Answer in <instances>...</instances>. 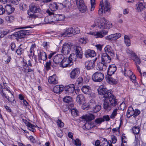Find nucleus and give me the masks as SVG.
<instances>
[{"label":"nucleus","mask_w":146,"mask_h":146,"mask_svg":"<svg viewBox=\"0 0 146 146\" xmlns=\"http://www.w3.org/2000/svg\"><path fill=\"white\" fill-rule=\"evenodd\" d=\"M70 5V3L69 1H66L64 4L59 3H53L50 5L49 8L52 11H54L58 9H62L63 7L69 8Z\"/></svg>","instance_id":"423d86ee"},{"label":"nucleus","mask_w":146,"mask_h":146,"mask_svg":"<svg viewBox=\"0 0 146 146\" xmlns=\"http://www.w3.org/2000/svg\"><path fill=\"white\" fill-rule=\"evenodd\" d=\"M3 6L4 7L5 11H6L8 14H10L12 13L14 11V8L12 7L11 5L9 4H5L4 3Z\"/></svg>","instance_id":"f3484780"},{"label":"nucleus","mask_w":146,"mask_h":146,"mask_svg":"<svg viewBox=\"0 0 146 146\" xmlns=\"http://www.w3.org/2000/svg\"><path fill=\"white\" fill-rule=\"evenodd\" d=\"M49 83L51 84H55L58 83L57 78L55 74H54L52 76L49 77L48 79Z\"/></svg>","instance_id":"5701e85b"},{"label":"nucleus","mask_w":146,"mask_h":146,"mask_svg":"<svg viewBox=\"0 0 146 146\" xmlns=\"http://www.w3.org/2000/svg\"><path fill=\"white\" fill-rule=\"evenodd\" d=\"M70 110L71 113L72 115L74 117H76L78 116V111L76 109L72 108Z\"/></svg>","instance_id":"c03bdc74"},{"label":"nucleus","mask_w":146,"mask_h":146,"mask_svg":"<svg viewBox=\"0 0 146 146\" xmlns=\"http://www.w3.org/2000/svg\"><path fill=\"white\" fill-rule=\"evenodd\" d=\"M139 131L140 129L139 127H134L132 128V132L135 134H138Z\"/></svg>","instance_id":"a18cd8bd"},{"label":"nucleus","mask_w":146,"mask_h":146,"mask_svg":"<svg viewBox=\"0 0 146 146\" xmlns=\"http://www.w3.org/2000/svg\"><path fill=\"white\" fill-rule=\"evenodd\" d=\"M104 36V35H102L101 31L96 32L95 37L96 38H102Z\"/></svg>","instance_id":"6e6d98bb"},{"label":"nucleus","mask_w":146,"mask_h":146,"mask_svg":"<svg viewBox=\"0 0 146 146\" xmlns=\"http://www.w3.org/2000/svg\"><path fill=\"white\" fill-rule=\"evenodd\" d=\"M11 47V49L12 51H14L15 50V48L16 47V45L13 42H12L10 45Z\"/></svg>","instance_id":"774afa93"},{"label":"nucleus","mask_w":146,"mask_h":146,"mask_svg":"<svg viewBox=\"0 0 146 146\" xmlns=\"http://www.w3.org/2000/svg\"><path fill=\"white\" fill-rule=\"evenodd\" d=\"M47 58L46 54L42 51L40 50L38 55V59L40 63H44V61Z\"/></svg>","instance_id":"9b49d317"},{"label":"nucleus","mask_w":146,"mask_h":146,"mask_svg":"<svg viewBox=\"0 0 146 146\" xmlns=\"http://www.w3.org/2000/svg\"><path fill=\"white\" fill-rule=\"evenodd\" d=\"M14 17L11 16H8L6 18V20L10 23L14 21Z\"/></svg>","instance_id":"3c124183"},{"label":"nucleus","mask_w":146,"mask_h":146,"mask_svg":"<svg viewBox=\"0 0 146 146\" xmlns=\"http://www.w3.org/2000/svg\"><path fill=\"white\" fill-rule=\"evenodd\" d=\"M103 6L104 13L110 10V4L107 1H105L104 5H103Z\"/></svg>","instance_id":"473e14b6"},{"label":"nucleus","mask_w":146,"mask_h":146,"mask_svg":"<svg viewBox=\"0 0 146 146\" xmlns=\"http://www.w3.org/2000/svg\"><path fill=\"white\" fill-rule=\"evenodd\" d=\"M124 75L126 76H129L131 74H132V72L131 70L128 68H124L123 70Z\"/></svg>","instance_id":"a19ab883"},{"label":"nucleus","mask_w":146,"mask_h":146,"mask_svg":"<svg viewBox=\"0 0 146 146\" xmlns=\"http://www.w3.org/2000/svg\"><path fill=\"white\" fill-rule=\"evenodd\" d=\"M134 110L132 107H129L126 113L127 117L129 118L132 116L134 117Z\"/></svg>","instance_id":"2f4dec72"},{"label":"nucleus","mask_w":146,"mask_h":146,"mask_svg":"<svg viewBox=\"0 0 146 146\" xmlns=\"http://www.w3.org/2000/svg\"><path fill=\"white\" fill-rule=\"evenodd\" d=\"M90 106L94 113L99 111L101 109L100 106L96 105L95 103H92L90 105Z\"/></svg>","instance_id":"393cba45"},{"label":"nucleus","mask_w":146,"mask_h":146,"mask_svg":"<svg viewBox=\"0 0 146 146\" xmlns=\"http://www.w3.org/2000/svg\"><path fill=\"white\" fill-rule=\"evenodd\" d=\"M57 123L58 127H62L64 126V123L62 122L60 120L58 119L57 120Z\"/></svg>","instance_id":"052dcab7"},{"label":"nucleus","mask_w":146,"mask_h":146,"mask_svg":"<svg viewBox=\"0 0 146 146\" xmlns=\"http://www.w3.org/2000/svg\"><path fill=\"white\" fill-rule=\"evenodd\" d=\"M71 50V46L70 44L68 43H65L62 46L61 52L65 55L68 54Z\"/></svg>","instance_id":"f8f14e48"},{"label":"nucleus","mask_w":146,"mask_h":146,"mask_svg":"<svg viewBox=\"0 0 146 146\" xmlns=\"http://www.w3.org/2000/svg\"><path fill=\"white\" fill-rule=\"evenodd\" d=\"M126 51L127 53L129 54L130 57H133L134 56H135V54L132 50H130L129 49H127Z\"/></svg>","instance_id":"8fccbe9b"},{"label":"nucleus","mask_w":146,"mask_h":146,"mask_svg":"<svg viewBox=\"0 0 146 146\" xmlns=\"http://www.w3.org/2000/svg\"><path fill=\"white\" fill-rule=\"evenodd\" d=\"M81 90L85 94H89L91 91L90 87L88 86H84L81 88Z\"/></svg>","instance_id":"c756f323"},{"label":"nucleus","mask_w":146,"mask_h":146,"mask_svg":"<svg viewBox=\"0 0 146 146\" xmlns=\"http://www.w3.org/2000/svg\"><path fill=\"white\" fill-rule=\"evenodd\" d=\"M85 55L86 57L89 58V57H93L96 56V54L95 51L94 50H91L90 49H88L85 51Z\"/></svg>","instance_id":"a211bd4d"},{"label":"nucleus","mask_w":146,"mask_h":146,"mask_svg":"<svg viewBox=\"0 0 146 146\" xmlns=\"http://www.w3.org/2000/svg\"><path fill=\"white\" fill-rule=\"evenodd\" d=\"M105 53L102 54V60L104 63H109L111 61V57H113L114 54L111 49V47L107 45L104 49Z\"/></svg>","instance_id":"f03ea898"},{"label":"nucleus","mask_w":146,"mask_h":146,"mask_svg":"<svg viewBox=\"0 0 146 146\" xmlns=\"http://www.w3.org/2000/svg\"><path fill=\"white\" fill-rule=\"evenodd\" d=\"M75 90V86L73 84H70L66 86L64 88L65 93L70 94L73 93Z\"/></svg>","instance_id":"4468645a"},{"label":"nucleus","mask_w":146,"mask_h":146,"mask_svg":"<svg viewBox=\"0 0 146 146\" xmlns=\"http://www.w3.org/2000/svg\"><path fill=\"white\" fill-rule=\"evenodd\" d=\"M63 101L67 103L70 102L72 101V98L70 96H66L63 98Z\"/></svg>","instance_id":"09e8293b"},{"label":"nucleus","mask_w":146,"mask_h":146,"mask_svg":"<svg viewBox=\"0 0 146 146\" xmlns=\"http://www.w3.org/2000/svg\"><path fill=\"white\" fill-rule=\"evenodd\" d=\"M85 67L88 70L93 69L95 66L94 62L92 60L88 61L85 62Z\"/></svg>","instance_id":"4be33fe9"},{"label":"nucleus","mask_w":146,"mask_h":146,"mask_svg":"<svg viewBox=\"0 0 146 146\" xmlns=\"http://www.w3.org/2000/svg\"><path fill=\"white\" fill-rule=\"evenodd\" d=\"M95 126L93 123L88 122H86L83 126V128L84 129L88 130L92 128Z\"/></svg>","instance_id":"7c9ffc66"},{"label":"nucleus","mask_w":146,"mask_h":146,"mask_svg":"<svg viewBox=\"0 0 146 146\" xmlns=\"http://www.w3.org/2000/svg\"><path fill=\"white\" fill-rule=\"evenodd\" d=\"M117 111V109H115L113 110L110 116L111 118L113 119L115 117V116L116 115Z\"/></svg>","instance_id":"4d7b16f0"},{"label":"nucleus","mask_w":146,"mask_h":146,"mask_svg":"<svg viewBox=\"0 0 146 146\" xmlns=\"http://www.w3.org/2000/svg\"><path fill=\"white\" fill-rule=\"evenodd\" d=\"M64 19V16L62 14H55L52 16V20L54 22L62 21Z\"/></svg>","instance_id":"dca6fc26"},{"label":"nucleus","mask_w":146,"mask_h":146,"mask_svg":"<svg viewBox=\"0 0 146 146\" xmlns=\"http://www.w3.org/2000/svg\"><path fill=\"white\" fill-rule=\"evenodd\" d=\"M76 52H79V53H80V56H81V53L82 52V49L81 47L79 46H76Z\"/></svg>","instance_id":"e2e57ef3"},{"label":"nucleus","mask_w":146,"mask_h":146,"mask_svg":"<svg viewBox=\"0 0 146 146\" xmlns=\"http://www.w3.org/2000/svg\"><path fill=\"white\" fill-rule=\"evenodd\" d=\"M145 3L144 1H139L137 5V9L138 11L141 12L145 8Z\"/></svg>","instance_id":"b1692460"},{"label":"nucleus","mask_w":146,"mask_h":146,"mask_svg":"<svg viewBox=\"0 0 146 146\" xmlns=\"http://www.w3.org/2000/svg\"><path fill=\"white\" fill-rule=\"evenodd\" d=\"M133 60L135 62V64L137 68V70H138L141 75L142 73L141 70L138 64H139L141 63L140 59L137 56L136 54L135 56H134L133 57Z\"/></svg>","instance_id":"412c9836"},{"label":"nucleus","mask_w":146,"mask_h":146,"mask_svg":"<svg viewBox=\"0 0 146 146\" xmlns=\"http://www.w3.org/2000/svg\"><path fill=\"white\" fill-rule=\"evenodd\" d=\"M73 32L72 27L66 28L64 30L63 32L61 33L60 36L64 37L70 36L73 35Z\"/></svg>","instance_id":"ddd939ff"},{"label":"nucleus","mask_w":146,"mask_h":146,"mask_svg":"<svg viewBox=\"0 0 146 146\" xmlns=\"http://www.w3.org/2000/svg\"><path fill=\"white\" fill-rule=\"evenodd\" d=\"M84 100V96L82 94L79 95L76 97V101L77 102L80 104L83 102Z\"/></svg>","instance_id":"c9c22d12"},{"label":"nucleus","mask_w":146,"mask_h":146,"mask_svg":"<svg viewBox=\"0 0 146 146\" xmlns=\"http://www.w3.org/2000/svg\"><path fill=\"white\" fill-rule=\"evenodd\" d=\"M21 45H20L18 49L16 51V52L18 55H20L23 53L24 51V49H23L21 47Z\"/></svg>","instance_id":"49530a36"},{"label":"nucleus","mask_w":146,"mask_h":146,"mask_svg":"<svg viewBox=\"0 0 146 146\" xmlns=\"http://www.w3.org/2000/svg\"><path fill=\"white\" fill-rule=\"evenodd\" d=\"M116 70V67L115 65H109L107 71L108 75H111L114 73Z\"/></svg>","instance_id":"6ab92c4d"},{"label":"nucleus","mask_w":146,"mask_h":146,"mask_svg":"<svg viewBox=\"0 0 146 146\" xmlns=\"http://www.w3.org/2000/svg\"><path fill=\"white\" fill-rule=\"evenodd\" d=\"M124 42L127 46H129L131 45L130 39L128 36L125 35L124 36Z\"/></svg>","instance_id":"f704fd0d"},{"label":"nucleus","mask_w":146,"mask_h":146,"mask_svg":"<svg viewBox=\"0 0 146 146\" xmlns=\"http://www.w3.org/2000/svg\"><path fill=\"white\" fill-rule=\"evenodd\" d=\"M5 9L2 5H0V15H2L5 13Z\"/></svg>","instance_id":"338daca9"},{"label":"nucleus","mask_w":146,"mask_h":146,"mask_svg":"<svg viewBox=\"0 0 146 146\" xmlns=\"http://www.w3.org/2000/svg\"><path fill=\"white\" fill-rule=\"evenodd\" d=\"M23 70L25 72H29L34 71V69L30 68L28 66V64L26 63H24L23 65Z\"/></svg>","instance_id":"cd10ccee"},{"label":"nucleus","mask_w":146,"mask_h":146,"mask_svg":"<svg viewBox=\"0 0 146 146\" xmlns=\"http://www.w3.org/2000/svg\"><path fill=\"white\" fill-rule=\"evenodd\" d=\"M129 77L130 80L133 82L134 83L136 82V77L135 75H133L132 74L129 76Z\"/></svg>","instance_id":"13d9d810"},{"label":"nucleus","mask_w":146,"mask_h":146,"mask_svg":"<svg viewBox=\"0 0 146 146\" xmlns=\"http://www.w3.org/2000/svg\"><path fill=\"white\" fill-rule=\"evenodd\" d=\"M45 23L48 24L54 22L52 20V16H48L44 18Z\"/></svg>","instance_id":"58836bf2"},{"label":"nucleus","mask_w":146,"mask_h":146,"mask_svg":"<svg viewBox=\"0 0 146 146\" xmlns=\"http://www.w3.org/2000/svg\"><path fill=\"white\" fill-rule=\"evenodd\" d=\"M64 90L63 86L62 85H57L55 86L53 88L54 92L56 94H59Z\"/></svg>","instance_id":"a878e982"},{"label":"nucleus","mask_w":146,"mask_h":146,"mask_svg":"<svg viewBox=\"0 0 146 146\" xmlns=\"http://www.w3.org/2000/svg\"><path fill=\"white\" fill-rule=\"evenodd\" d=\"M7 90L8 91V92H9L10 94L9 95V96H8L7 97V99L8 100V101L10 102L11 103H13L15 101V99L14 98V96L13 94L9 90H8V89H7Z\"/></svg>","instance_id":"4c0bfd02"},{"label":"nucleus","mask_w":146,"mask_h":146,"mask_svg":"<svg viewBox=\"0 0 146 146\" xmlns=\"http://www.w3.org/2000/svg\"><path fill=\"white\" fill-rule=\"evenodd\" d=\"M111 76V75H107L106 76V78L107 81L110 84H116L117 83L116 80L113 78Z\"/></svg>","instance_id":"c85d7f7f"},{"label":"nucleus","mask_w":146,"mask_h":146,"mask_svg":"<svg viewBox=\"0 0 146 146\" xmlns=\"http://www.w3.org/2000/svg\"><path fill=\"white\" fill-rule=\"evenodd\" d=\"M91 7L90 11H92L94 9L95 6V0H90Z\"/></svg>","instance_id":"864d4df0"},{"label":"nucleus","mask_w":146,"mask_h":146,"mask_svg":"<svg viewBox=\"0 0 146 146\" xmlns=\"http://www.w3.org/2000/svg\"><path fill=\"white\" fill-rule=\"evenodd\" d=\"M36 13H42V11L38 6L31 5L29 6V9L27 11L28 17L31 19H35L38 17Z\"/></svg>","instance_id":"7ed1b4c3"},{"label":"nucleus","mask_w":146,"mask_h":146,"mask_svg":"<svg viewBox=\"0 0 146 146\" xmlns=\"http://www.w3.org/2000/svg\"><path fill=\"white\" fill-rule=\"evenodd\" d=\"M72 29L73 35L78 34L80 32V30L77 27H72Z\"/></svg>","instance_id":"de8ad7c7"},{"label":"nucleus","mask_w":146,"mask_h":146,"mask_svg":"<svg viewBox=\"0 0 146 146\" xmlns=\"http://www.w3.org/2000/svg\"><path fill=\"white\" fill-rule=\"evenodd\" d=\"M52 61L50 60L46 63L45 67L47 70H48L50 69L51 66L54 67V66L52 64Z\"/></svg>","instance_id":"37998d69"},{"label":"nucleus","mask_w":146,"mask_h":146,"mask_svg":"<svg viewBox=\"0 0 146 146\" xmlns=\"http://www.w3.org/2000/svg\"><path fill=\"white\" fill-rule=\"evenodd\" d=\"M97 70L100 71H104L106 69L107 66L105 64L102 62L98 63L97 65Z\"/></svg>","instance_id":"bb28decb"},{"label":"nucleus","mask_w":146,"mask_h":146,"mask_svg":"<svg viewBox=\"0 0 146 146\" xmlns=\"http://www.w3.org/2000/svg\"><path fill=\"white\" fill-rule=\"evenodd\" d=\"M101 140H102L101 142V145L102 146H108L109 144L108 142L106 139L105 138H104L101 137L100 139Z\"/></svg>","instance_id":"79ce46f5"},{"label":"nucleus","mask_w":146,"mask_h":146,"mask_svg":"<svg viewBox=\"0 0 146 146\" xmlns=\"http://www.w3.org/2000/svg\"><path fill=\"white\" fill-rule=\"evenodd\" d=\"M95 25L100 29H109L112 27L111 23L105 18H101L100 20H98L95 23Z\"/></svg>","instance_id":"39448f33"},{"label":"nucleus","mask_w":146,"mask_h":146,"mask_svg":"<svg viewBox=\"0 0 146 146\" xmlns=\"http://www.w3.org/2000/svg\"><path fill=\"white\" fill-rule=\"evenodd\" d=\"M79 73V69L76 68L73 69L70 74V76L71 79H74L78 77Z\"/></svg>","instance_id":"2eb2a0df"},{"label":"nucleus","mask_w":146,"mask_h":146,"mask_svg":"<svg viewBox=\"0 0 146 146\" xmlns=\"http://www.w3.org/2000/svg\"><path fill=\"white\" fill-rule=\"evenodd\" d=\"M76 57L74 54H71L68 58L64 57L60 63V66L63 68L70 67L72 64V60H76Z\"/></svg>","instance_id":"20e7f679"},{"label":"nucleus","mask_w":146,"mask_h":146,"mask_svg":"<svg viewBox=\"0 0 146 146\" xmlns=\"http://www.w3.org/2000/svg\"><path fill=\"white\" fill-rule=\"evenodd\" d=\"M80 11L82 13H85L87 10V7L84 3L78 7Z\"/></svg>","instance_id":"ea45409f"},{"label":"nucleus","mask_w":146,"mask_h":146,"mask_svg":"<svg viewBox=\"0 0 146 146\" xmlns=\"http://www.w3.org/2000/svg\"><path fill=\"white\" fill-rule=\"evenodd\" d=\"M111 142L113 143H115L117 141V138L115 136L112 135L111 136Z\"/></svg>","instance_id":"69168bd1"},{"label":"nucleus","mask_w":146,"mask_h":146,"mask_svg":"<svg viewBox=\"0 0 146 146\" xmlns=\"http://www.w3.org/2000/svg\"><path fill=\"white\" fill-rule=\"evenodd\" d=\"M25 121L27 122L25 123V124L28 127V129L33 132H35V129L34 128V127H35V126L32 124L30 122H28L26 120H25Z\"/></svg>","instance_id":"72a5a7b5"},{"label":"nucleus","mask_w":146,"mask_h":146,"mask_svg":"<svg viewBox=\"0 0 146 146\" xmlns=\"http://www.w3.org/2000/svg\"><path fill=\"white\" fill-rule=\"evenodd\" d=\"M121 36V34L119 33H116L111 34L105 37V38L107 40L115 41Z\"/></svg>","instance_id":"9d476101"},{"label":"nucleus","mask_w":146,"mask_h":146,"mask_svg":"<svg viewBox=\"0 0 146 146\" xmlns=\"http://www.w3.org/2000/svg\"><path fill=\"white\" fill-rule=\"evenodd\" d=\"M98 91L99 94L103 96L104 98L109 97L110 96L113 95L111 94V91L108 90L102 86H100L98 89Z\"/></svg>","instance_id":"0eeeda50"},{"label":"nucleus","mask_w":146,"mask_h":146,"mask_svg":"<svg viewBox=\"0 0 146 146\" xmlns=\"http://www.w3.org/2000/svg\"><path fill=\"white\" fill-rule=\"evenodd\" d=\"M103 3V1H101L100 2V6H101V8H100L99 10L98 11V13L100 15H101L103 13V6L102 4Z\"/></svg>","instance_id":"5fc2aeb1"},{"label":"nucleus","mask_w":146,"mask_h":146,"mask_svg":"<svg viewBox=\"0 0 146 146\" xmlns=\"http://www.w3.org/2000/svg\"><path fill=\"white\" fill-rule=\"evenodd\" d=\"M134 117L135 118L139 115L141 113L140 111L138 109H136L134 110Z\"/></svg>","instance_id":"bf43d9fd"},{"label":"nucleus","mask_w":146,"mask_h":146,"mask_svg":"<svg viewBox=\"0 0 146 146\" xmlns=\"http://www.w3.org/2000/svg\"><path fill=\"white\" fill-rule=\"evenodd\" d=\"M30 32L29 30H21L15 33L14 35L17 37V40L20 41V39L23 38L25 35H29Z\"/></svg>","instance_id":"6e6552de"},{"label":"nucleus","mask_w":146,"mask_h":146,"mask_svg":"<svg viewBox=\"0 0 146 146\" xmlns=\"http://www.w3.org/2000/svg\"><path fill=\"white\" fill-rule=\"evenodd\" d=\"M64 56L61 54H58L54 56L53 61L56 64H59Z\"/></svg>","instance_id":"aec40b11"},{"label":"nucleus","mask_w":146,"mask_h":146,"mask_svg":"<svg viewBox=\"0 0 146 146\" xmlns=\"http://www.w3.org/2000/svg\"><path fill=\"white\" fill-rule=\"evenodd\" d=\"M104 121V119L102 118H98L96 119L95 121V122L97 124H100L102 122Z\"/></svg>","instance_id":"603ef678"},{"label":"nucleus","mask_w":146,"mask_h":146,"mask_svg":"<svg viewBox=\"0 0 146 146\" xmlns=\"http://www.w3.org/2000/svg\"><path fill=\"white\" fill-rule=\"evenodd\" d=\"M104 100V108L106 110H110L112 106H115L117 104L115 97L113 95L110 96L109 97Z\"/></svg>","instance_id":"f257e3e1"},{"label":"nucleus","mask_w":146,"mask_h":146,"mask_svg":"<svg viewBox=\"0 0 146 146\" xmlns=\"http://www.w3.org/2000/svg\"><path fill=\"white\" fill-rule=\"evenodd\" d=\"M95 118V116L92 114L86 115L84 117V118L87 121H91Z\"/></svg>","instance_id":"e433bc0d"},{"label":"nucleus","mask_w":146,"mask_h":146,"mask_svg":"<svg viewBox=\"0 0 146 146\" xmlns=\"http://www.w3.org/2000/svg\"><path fill=\"white\" fill-rule=\"evenodd\" d=\"M75 144L76 146H80L81 145V142L80 140L78 139H77L74 141Z\"/></svg>","instance_id":"0e129e2a"},{"label":"nucleus","mask_w":146,"mask_h":146,"mask_svg":"<svg viewBox=\"0 0 146 146\" xmlns=\"http://www.w3.org/2000/svg\"><path fill=\"white\" fill-rule=\"evenodd\" d=\"M104 78V74L99 72L94 73L92 76V78L93 81L96 82H101L103 80Z\"/></svg>","instance_id":"1a4fd4ad"},{"label":"nucleus","mask_w":146,"mask_h":146,"mask_svg":"<svg viewBox=\"0 0 146 146\" xmlns=\"http://www.w3.org/2000/svg\"><path fill=\"white\" fill-rule=\"evenodd\" d=\"M76 1L78 7L84 3L83 0H76Z\"/></svg>","instance_id":"680f3d73"}]
</instances>
